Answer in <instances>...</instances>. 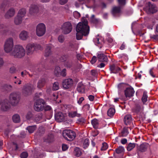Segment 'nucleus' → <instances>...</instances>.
<instances>
[{
	"mask_svg": "<svg viewBox=\"0 0 158 158\" xmlns=\"http://www.w3.org/2000/svg\"><path fill=\"white\" fill-rule=\"evenodd\" d=\"M121 12V8L120 6L114 7L112 9V13L115 16L118 15Z\"/></svg>",
	"mask_w": 158,
	"mask_h": 158,
	"instance_id": "obj_20",
	"label": "nucleus"
},
{
	"mask_svg": "<svg viewBox=\"0 0 158 158\" xmlns=\"http://www.w3.org/2000/svg\"><path fill=\"white\" fill-rule=\"evenodd\" d=\"M12 119L13 122L15 123H19L20 120V116L18 114L14 115L12 117Z\"/></svg>",
	"mask_w": 158,
	"mask_h": 158,
	"instance_id": "obj_33",
	"label": "nucleus"
},
{
	"mask_svg": "<svg viewBox=\"0 0 158 158\" xmlns=\"http://www.w3.org/2000/svg\"><path fill=\"white\" fill-rule=\"evenodd\" d=\"M102 145V147L101 148V150L104 151L107 149L108 148V146L107 143H103Z\"/></svg>",
	"mask_w": 158,
	"mask_h": 158,
	"instance_id": "obj_44",
	"label": "nucleus"
},
{
	"mask_svg": "<svg viewBox=\"0 0 158 158\" xmlns=\"http://www.w3.org/2000/svg\"><path fill=\"white\" fill-rule=\"evenodd\" d=\"M19 37L22 40H26L29 37V33L26 31L23 30L19 33Z\"/></svg>",
	"mask_w": 158,
	"mask_h": 158,
	"instance_id": "obj_17",
	"label": "nucleus"
},
{
	"mask_svg": "<svg viewBox=\"0 0 158 158\" xmlns=\"http://www.w3.org/2000/svg\"><path fill=\"white\" fill-rule=\"evenodd\" d=\"M105 66V64L104 63H101L97 66V67L100 68H102L104 67Z\"/></svg>",
	"mask_w": 158,
	"mask_h": 158,
	"instance_id": "obj_63",
	"label": "nucleus"
},
{
	"mask_svg": "<svg viewBox=\"0 0 158 158\" xmlns=\"http://www.w3.org/2000/svg\"><path fill=\"white\" fill-rule=\"evenodd\" d=\"M26 49L28 55L32 54L35 50V44L34 43L28 44L26 46Z\"/></svg>",
	"mask_w": 158,
	"mask_h": 158,
	"instance_id": "obj_14",
	"label": "nucleus"
},
{
	"mask_svg": "<svg viewBox=\"0 0 158 158\" xmlns=\"http://www.w3.org/2000/svg\"><path fill=\"white\" fill-rule=\"evenodd\" d=\"M13 80L14 81V83L15 84L20 85L21 84L22 81L19 78H17V77L16 76H15L14 77Z\"/></svg>",
	"mask_w": 158,
	"mask_h": 158,
	"instance_id": "obj_41",
	"label": "nucleus"
},
{
	"mask_svg": "<svg viewBox=\"0 0 158 158\" xmlns=\"http://www.w3.org/2000/svg\"><path fill=\"white\" fill-rule=\"evenodd\" d=\"M44 104L45 102L43 99H39L37 100L34 103V109L37 111H41L44 108Z\"/></svg>",
	"mask_w": 158,
	"mask_h": 158,
	"instance_id": "obj_7",
	"label": "nucleus"
},
{
	"mask_svg": "<svg viewBox=\"0 0 158 158\" xmlns=\"http://www.w3.org/2000/svg\"><path fill=\"white\" fill-rule=\"evenodd\" d=\"M38 10V7L37 6L35 5H32L30 8L29 12L31 14H32L36 12Z\"/></svg>",
	"mask_w": 158,
	"mask_h": 158,
	"instance_id": "obj_29",
	"label": "nucleus"
},
{
	"mask_svg": "<svg viewBox=\"0 0 158 158\" xmlns=\"http://www.w3.org/2000/svg\"><path fill=\"white\" fill-rule=\"evenodd\" d=\"M60 67L57 66L56 67L55 73L56 76L59 75V73H60Z\"/></svg>",
	"mask_w": 158,
	"mask_h": 158,
	"instance_id": "obj_45",
	"label": "nucleus"
},
{
	"mask_svg": "<svg viewBox=\"0 0 158 158\" xmlns=\"http://www.w3.org/2000/svg\"><path fill=\"white\" fill-rule=\"evenodd\" d=\"M144 10L147 13L149 14L156 12L157 11V9L155 5L152 4L150 2H148L144 8Z\"/></svg>",
	"mask_w": 158,
	"mask_h": 158,
	"instance_id": "obj_8",
	"label": "nucleus"
},
{
	"mask_svg": "<svg viewBox=\"0 0 158 158\" xmlns=\"http://www.w3.org/2000/svg\"><path fill=\"white\" fill-rule=\"evenodd\" d=\"M118 1L120 5H124L125 4V0H118Z\"/></svg>",
	"mask_w": 158,
	"mask_h": 158,
	"instance_id": "obj_60",
	"label": "nucleus"
},
{
	"mask_svg": "<svg viewBox=\"0 0 158 158\" xmlns=\"http://www.w3.org/2000/svg\"><path fill=\"white\" fill-rule=\"evenodd\" d=\"M35 50H36L41 49V46L38 44H35Z\"/></svg>",
	"mask_w": 158,
	"mask_h": 158,
	"instance_id": "obj_62",
	"label": "nucleus"
},
{
	"mask_svg": "<svg viewBox=\"0 0 158 158\" xmlns=\"http://www.w3.org/2000/svg\"><path fill=\"white\" fill-rule=\"evenodd\" d=\"M42 117V115L41 114H39L35 116V121L36 123H40Z\"/></svg>",
	"mask_w": 158,
	"mask_h": 158,
	"instance_id": "obj_34",
	"label": "nucleus"
},
{
	"mask_svg": "<svg viewBox=\"0 0 158 158\" xmlns=\"http://www.w3.org/2000/svg\"><path fill=\"white\" fill-rule=\"evenodd\" d=\"M63 135L65 139L69 141L73 140L76 137L75 133L74 131L68 130L63 131Z\"/></svg>",
	"mask_w": 158,
	"mask_h": 158,
	"instance_id": "obj_6",
	"label": "nucleus"
},
{
	"mask_svg": "<svg viewBox=\"0 0 158 158\" xmlns=\"http://www.w3.org/2000/svg\"><path fill=\"white\" fill-rule=\"evenodd\" d=\"M25 50L22 46L16 45L11 51L10 55L15 58H21L25 56Z\"/></svg>",
	"mask_w": 158,
	"mask_h": 158,
	"instance_id": "obj_2",
	"label": "nucleus"
},
{
	"mask_svg": "<svg viewBox=\"0 0 158 158\" xmlns=\"http://www.w3.org/2000/svg\"><path fill=\"white\" fill-rule=\"evenodd\" d=\"M75 155L77 157H79L81 155V152L80 149L78 148H75L74 151Z\"/></svg>",
	"mask_w": 158,
	"mask_h": 158,
	"instance_id": "obj_36",
	"label": "nucleus"
},
{
	"mask_svg": "<svg viewBox=\"0 0 158 158\" xmlns=\"http://www.w3.org/2000/svg\"><path fill=\"white\" fill-rule=\"evenodd\" d=\"M62 149L63 151H65L68 148V146L67 145L63 144L62 145Z\"/></svg>",
	"mask_w": 158,
	"mask_h": 158,
	"instance_id": "obj_57",
	"label": "nucleus"
},
{
	"mask_svg": "<svg viewBox=\"0 0 158 158\" xmlns=\"http://www.w3.org/2000/svg\"><path fill=\"white\" fill-rule=\"evenodd\" d=\"M15 11L13 8L9 9L5 15V17L6 19H9L13 16L15 15Z\"/></svg>",
	"mask_w": 158,
	"mask_h": 158,
	"instance_id": "obj_15",
	"label": "nucleus"
},
{
	"mask_svg": "<svg viewBox=\"0 0 158 158\" xmlns=\"http://www.w3.org/2000/svg\"><path fill=\"white\" fill-rule=\"evenodd\" d=\"M99 122L98 120L94 119L91 121V123L94 128L97 129L98 128Z\"/></svg>",
	"mask_w": 158,
	"mask_h": 158,
	"instance_id": "obj_30",
	"label": "nucleus"
},
{
	"mask_svg": "<svg viewBox=\"0 0 158 158\" xmlns=\"http://www.w3.org/2000/svg\"><path fill=\"white\" fill-rule=\"evenodd\" d=\"M91 21L94 24H97L100 22V20L99 19L94 18Z\"/></svg>",
	"mask_w": 158,
	"mask_h": 158,
	"instance_id": "obj_55",
	"label": "nucleus"
},
{
	"mask_svg": "<svg viewBox=\"0 0 158 158\" xmlns=\"http://www.w3.org/2000/svg\"><path fill=\"white\" fill-rule=\"evenodd\" d=\"M148 95H147V93L146 91H144L143 95L142 98V100L144 104L147 101Z\"/></svg>",
	"mask_w": 158,
	"mask_h": 158,
	"instance_id": "obj_39",
	"label": "nucleus"
},
{
	"mask_svg": "<svg viewBox=\"0 0 158 158\" xmlns=\"http://www.w3.org/2000/svg\"><path fill=\"white\" fill-rule=\"evenodd\" d=\"M37 35L39 36H41L44 35L46 31V27L43 23H40L38 24L36 30Z\"/></svg>",
	"mask_w": 158,
	"mask_h": 158,
	"instance_id": "obj_10",
	"label": "nucleus"
},
{
	"mask_svg": "<svg viewBox=\"0 0 158 158\" xmlns=\"http://www.w3.org/2000/svg\"><path fill=\"white\" fill-rule=\"evenodd\" d=\"M16 69L14 66L11 67L10 69V72L11 73H15Z\"/></svg>",
	"mask_w": 158,
	"mask_h": 158,
	"instance_id": "obj_54",
	"label": "nucleus"
},
{
	"mask_svg": "<svg viewBox=\"0 0 158 158\" xmlns=\"http://www.w3.org/2000/svg\"><path fill=\"white\" fill-rule=\"evenodd\" d=\"M61 29L62 32L64 34H68L72 30V24L69 22H65L62 25Z\"/></svg>",
	"mask_w": 158,
	"mask_h": 158,
	"instance_id": "obj_9",
	"label": "nucleus"
},
{
	"mask_svg": "<svg viewBox=\"0 0 158 158\" xmlns=\"http://www.w3.org/2000/svg\"><path fill=\"white\" fill-rule=\"evenodd\" d=\"M68 2V0H60V3L61 5H64Z\"/></svg>",
	"mask_w": 158,
	"mask_h": 158,
	"instance_id": "obj_61",
	"label": "nucleus"
},
{
	"mask_svg": "<svg viewBox=\"0 0 158 158\" xmlns=\"http://www.w3.org/2000/svg\"><path fill=\"white\" fill-rule=\"evenodd\" d=\"M52 47V45L50 44L46 45L44 55L46 57L51 56L52 54L51 49Z\"/></svg>",
	"mask_w": 158,
	"mask_h": 158,
	"instance_id": "obj_16",
	"label": "nucleus"
},
{
	"mask_svg": "<svg viewBox=\"0 0 158 158\" xmlns=\"http://www.w3.org/2000/svg\"><path fill=\"white\" fill-rule=\"evenodd\" d=\"M73 84V80L70 78H68L64 80L62 82V86L65 89H69L71 88Z\"/></svg>",
	"mask_w": 158,
	"mask_h": 158,
	"instance_id": "obj_11",
	"label": "nucleus"
},
{
	"mask_svg": "<svg viewBox=\"0 0 158 158\" xmlns=\"http://www.w3.org/2000/svg\"><path fill=\"white\" fill-rule=\"evenodd\" d=\"M93 41L95 45H97L100 44V42L99 41V39L98 38L96 37L94 38Z\"/></svg>",
	"mask_w": 158,
	"mask_h": 158,
	"instance_id": "obj_50",
	"label": "nucleus"
},
{
	"mask_svg": "<svg viewBox=\"0 0 158 158\" xmlns=\"http://www.w3.org/2000/svg\"><path fill=\"white\" fill-rule=\"evenodd\" d=\"M28 156V153L26 152H22L20 155V156L21 158H26Z\"/></svg>",
	"mask_w": 158,
	"mask_h": 158,
	"instance_id": "obj_49",
	"label": "nucleus"
},
{
	"mask_svg": "<svg viewBox=\"0 0 158 158\" xmlns=\"http://www.w3.org/2000/svg\"><path fill=\"white\" fill-rule=\"evenodd\" d=\"M144 107L143 105H138L133 109V112L141 116L144 115Z\"/></svg>",
	"mask_w": 158,
	"mask_h": 158,
	"instance_id": "obj_12",
	"label": "nucleus"
},
{
	"mask_svg": "<svg viewBox=\"0 0 158 158\" xmlns=\"http://www.w3.org/2000/svg\"><path fill=\"white\" fill-rule=\"evenodd\" d=\"M135 147V143H130L127 147V149L130 151L131 150Z\"/></svg>",
	"mask_w": 158,
	"mask_h": 158,
	"instance_id": "obj_40",
	"label": "nucleus"
},
{
	"mask_svg": "<svg viewBox=\"0 0 158 158\" xmlns=\"http://www.w3.org/2000/svg\"><path fill=\"white\" fill-rule=\"evenodd\" d=\"M66 70L65 69H64L62 71H60V73H59V74L61 76L64 77L66 75Z\"/></svg>",
	"mask_w": 158,
	"mask_h": 158,
	"instance_id": "obj_51",
	"label": "nucleus"
},
{
	"mask_svg": "<svg viewBox=\"0 0 158 158\" xmlns=\"http://www.w3.org/2000/svg\"><path fill=\"white\" fill-rule=\"evenodd\" d=\"M128 129V128L124 127L121 132V135L123 137H125L127 136L129 133Z\"/></svg>",
	"mask_w": 158,
	"mask_h": 158,
	"instance_id": "obj_27",
	"label": "nucleus"
},
{
	"mask_svg": "<svg viewBox=\"0 0 158 158\" xmlns=\"http://www.w3.org/2000/svg\"><path fill=\"white\" fill-rule=\"evenodd\" d=\"M36 127L35 126H29L27 127L26 129L29 132L31 133L36 129Z\"/></svg>",
	"mask_w": 158,
	"mask_h": 158,
	"instance_id": "obj_37",
	"label": "nucleus"
},
{
	"mask_svg": "<svg viewBox=\"0 0 158 158\" xmlns=\"http://www.w3.org/2000/svg\"><path fill=\"white\" fill-rule=\"evenodd\" d=\"M134 93L133 89L131 87L127 88L125 91V94L127 97L132 96Z\"/></svg>",
	"mask_w": 158,
	"mask_h": 158,
	"instance_id": "obj_18",
	"label": "nucleus"
},
{
	"mask_svg": "<svg viewBox=\"0 0 158 158\" xmlns=\"http://www.w3.org/2000/svg\"><path fill=\"white\" fill-rule=\"evenodd\" d=\"M124 148L122 146H119L115 149V152L117 154L122 153L124 152Z\"/></svg>",
	"mask_w": 158,
	"mask_h": 158,
	"instance_id": "obj_38",
	"label": "nucleus"
},
{
	"mask_svg": "<svg viewBox=\"0 0 158 158\" xmlns=\"http://www.w3.org/2000/svg\"><path fill=\"white\" fill-rule=\"evenodd\" d=\"M45 141L48 143H50L52 141L53 138L52 136L51 135V136H48V137H47V139H46Z\"/></svg>",
	"mask_w": 158,
	"mask_h": 158,
	"instance_id": "obj_52",
	"label": "nucleus"
},
{
	"mask_svg": "<svg viewBox=\"0 0 158 158\" xmlns=\"http://www.w3.org/2000/svg\"><path fill=\"white\" fill-rule=\"evenodd\" d=\"M32 116V114L31 112H28L26 115V118L27 119H30Z\"/></svg>",
	"mask_w": 158,
	"mask_h": 158,
	"instance_id": "obj_53",
	"label": "nucleus"
},
{
	"mask_svg": "<svg viewBox=\"0 0 158 158\" xmlns=\"http://www.w3.org/2000/svg\"><path fill=\"white\" fill-rule=\"evenodd\" d=\"M73 15L76 19H78L80 16V14L77 11H75L73 12Z\"/></svg>",
	"mask_w": 158,
	"mask_h": 158,
	"instance_id": "obj_48",
	"label": "nucleus"
},
{
	"mask_svg": "<svg viewBox=\"0 0 158 158\" xmlns=\"http://www.w3.org/2000/svg\"><path fill=\"white\" fill-rule=\"evenodd\" d=\"M149 73L150 75L153 77H155V76L153 74V69H150L149 71Z\"/></svg>",
	"mask_w": 158,
	"mask_h": 158,
	"instance_id": "obj_58",
	"label": "nucleus"
},
{
	"mask_svg": "<svg viewBox=\"0 0 158 158\" xmlns=\"http://www.w3.org/2000/svg\"><path fill=\"white\" fill-rule=\"evenodd\" d=\"M97 60V57L95 56L93 57L91 60V63L92 64H94L95 63Z\"/></svg>",
	"mask_w": 158,
	"mask_h": 158,
	"instance_id": "obj_56",
	"label": "nucleus"
},
{
	"mask_svg": "<svg viewBox=\"0 0 158 158\" xmlns=\"http://www.w3.org/2000/svg\"><path fill=\"white\" fill-rule=\"evenodd\" d=\"M14 47L13 39L12 38H9L7 39L5 42L4 49L5 51L7 53H11L13 50Z\"/></svg>",
	"mask_w": 158,
	"mask_h": 158,
	"instance_id": "obj_3",
	"label": "nucleus"
},
{
	"mask_svg": "<svg viewBox=\"0 0 158 158\" xmlns=\"http://www.w3.org/2000/svg\"><path fill=\"white\" fill-rule=\"evenodd\" d=\"M46 81V79L45 78H41L40 79L37 83V87L39 89H40L43 87Z\"/></svg>",
	"mask_w": 158,
	"mask_h": 158,
	"instance_id": "obj_23",
	"label": "nucleus"
},
{
	"mask_svg": "<svg viewBox=\"0 0 158 158\" xmlns=\"http://www.w3.org/2000/svg\"><path fill=\"white\" fill-rule=\"evenodd\" d=\"M0 106L1 110L4 111H7L10 107V105L7 99L0 100Z\"/></svg>",
	"mask_w": 158,
	"mask_h": 158,
	"instance_id": "obj_13",
	"label": "nucleus"
},
{
	"mask_svg": "<svg viewBox=\"0 0 158 158\" xmlns=\"http://www.w3.org/2000/svg\"><path fill=\"white\" fill-rule=\"evenodd\" d=\"M148 144L146 143H142L140 146L139 150L141 152H144L146 151L148 147Z\"/></svg>",
	"mask_w": 158,
	"mask_h": 158,
	"instance_id": "obj_28",
	"label": "nucleus"
},
{
	"mask_svg": "<svg viewBox=\"0 0 158 158\" xmlns=\"http://www.w3.org/2000/svg\"><path fill=\"white\" fill-rule=\"evenodd\" d=\"M97 54L98 60L99 61L102 62L107 61L108 58L106 56L100 52H98Z\"/></svg>",
	"mask_w": 158,
	"mask_h": 158,
	"instance_id": "obj_21",
	"label": "nucleus"
},
{
	"mask_svg": "<svg viewBox=\"0 0 158 158\" xmlns=\"http://www.w3.org/2000/svg\"><path fill=\"white\" fill-rule=\"evenodd\" d=\"M110 69L111 73H116L121 70V69L120 68L116 66L114 64L110 65Z\"/></svg>",
	"mask_w": 158,
	"mask_h": 158,
	"instance_id": "obj_22",
	"label": "nucleus"
},
{
	"mask_svg": "<svg viewBox=\"0 0 158 158\" xmlns=\"http://www.w3.org/2000/svg\"><path fill=\"white\" fill-rule=\"evenodd\" d=\"M72 62L70 61H67L65 62L64 65L68 68H70L72 65Z\"/></svg>",
	"mask_w": 158,
	"mask_h": 158,
	"instance_id": "obj_46",
	"label": "nucleus"
},
{
	"mask_svg": "<svg viewBox=\"0 0 158 158\" xmlns=\"http://www.w3.org/2000/svg\"><path fill=\"white\" fill-rule=\"evenodd\" d=\"M89 139H86L84 141L83 147L84 148H86L89 145Z\"/></svg>",
	"mask_w": 158,
	"mask_h": 158,
	"instance_id": "obj_42",
	"label": "nucleus"
},
{
	"mask_svg": "<svg viewBox=\"0 0 158 158\" xmlns=\"http://www.w3.org/2000/svg\"><path fill=\"white\" fill-rule=\"evenodd\" d=\"M84 99L83 97H81L77 101V103L78 104H80L84 100Z\"/></svg>",
	"mask_w": 158,
	"mask_h": 158,
	"instance_id": "obj_59",
	"label": "nucleus"
},
{
	"mask_svg": "<svg viewBox=\"0 0 158 158\" xmlns=\"http://www.w3.org/2000/svg\"><path fill=\"white\" fill-rule=\"evenodd\" d=\"M26 12V11L25 9H22L19 11L17 15L23 19L25 15Z\"/></svg>",
	"mask_w": 158,
	"mask_h": 158,
	"instance_id": "obj_31",
	"label": "nucleus"
},
{
	"mask_svg": "<svg viewBox=\"0 0 158 158\" xmlns=\"http://www.w3.org/2000/svg\"><path fill=\"white\" fill-rule=\"evenodd\" d=\"M35 88V87L33 85L27 84L23 86L22 88V91L24 95L27 96L30 95Z\"/></svg>",
	"mask_w": 158,
	"mask_h": 158,
	"instance_id": "obj_4",
	"label": "nucleus"
},
{
	"mask_svg": "<svg viewBox=\"0 0 158 158\" xmlns=\"http://www.w3.org/2000/svg\"><path fill=\"white\" fill-rule=\"evenodd\" d=\"M9 99L10 103L13 106H15L18 103L20 98L19 94L16 92H12L9 95Z\"/></svg>",
	"mask_w": 158,
	"mask_h": 158,
	"instance_id": "obj_5",
	"label": "nucleus"
},
{
	"mask_svg": "<svg viewBox=\"0 0 158 158\" xmlns=\"http://www.w3.org/2000/svg\"><path fill=\"white\" fill-rule=\"evenodd\" d=\"M55 119L59 122H61L64 119L65 116L62 112H59L55 115Z\"/></svg>",
	"mask_w": 158,
	"mask_h": 158,
	"instance_id": "obj_19",
	"label": "nucleus"
},
{
	"mask_svg": "<svg viewBox=\"0 0 158 158\" xmlns=\"http://www.w3.org/2000/svg\"><path fill=\"white\" fill-rule=\"evenodd\" d=\"M69 116L70 117L73 118L75 116L77 117H80L81 114H77L76 111H72L69 113Z\"/></svg>",
	"mask_w": 158,
	"mask_h": 158,
	"instance_id": "obj_32",
	"label": "nucleus"
},
{
	"mask_svg": "<svg viewBox=\"0 0 158 158\" xmlns=\"http://www.w3.org/2000/svg\"><path fill=\"white\" fill-rule=\"evenodd\" d=\"M87 24V19L85 17L82 18L81 22L76 27V38L77 40L81 39L83 35L85 36L89 34V27Z\"/></svg>",
	"mask_w": 158,
	"mask_h": 158,
	"instance_id": "obj_1",
	"label": "nucleus"
},
{
	"mask_svg": "<svg viewBox=\"0 0 158 158\" xmlns=\"http://www.w3.org/2000/svg\"><path fill=\"white\" fill-rule=\"evenodd\" d=\"M127 142V140L126 139H123L121 140V143L123 144H126Z\"/></svg>",
	"mask_w": 158,
	"mask_h": 158,
	"instance_id": "obj_64",
	"label": "nucleus"
},
{
	"mask_svg": "<svg viewBox=\"0 0 158 158\" xmlns=\"http://www.w3.org/2000/svg\"><path fill=\"white\" fill-rule=\"evenodd\" d=\"M115 112V110L114 108H110L107 111V114L109 116H112L114 115Z\"/></svg>",
	"mask_w": 158,
	"mask_h": 158,
	"instance_id": "obj_35",
	"label": "nucleus"
},
{
	"mask_svg": "<svg viewBox=\"0 0 158 158\" xmlns=\"http://www.w3.org/2000/svg\"><path fill=\"white\" fill-rule=\"evenodd\" d=\"M59 89V84L56 82L54 83L53 85V89L54 90H57Z\"/></svg>",
	"mask_w": 158,
	"mask_h": 158,
	"instance_id": "obj_43",
	"label": "nucleus"
},
{
	"mask_svg": "<svg viewBox=\"0 0 158 158\" xmlns=\"http://www.w3.org/2000/svg\"><path fill=\"white\" fill-rule=\"evenodd\" d=\"M124 123L126 125L130 124L132 122V118L130 114L126 115L124 118Z\"/></svg>",
	"mask_w": 158,
	"mask_h": 158,
	"instance_id": "obj_25",
	"label": "nucleus"
},
{
	"mask_svg": "<svg viewBox=\"0 0 158 158\" xmlns=\"http://www.w3.org/2000/svg\"><path fill=\"white\" fill-rule=\"evenodd\" d=\"M85 86L81 83H79L77 86V89L78 92L80 93L85 92Z\"/></svg>",
	"mask_w": 158,
	"mask_h": 158,
	"instance_id": "obj_26",
	"label": "nucleus"
},
{
	"mask_svg": "<svg viewBox=\"0 0 158 158\" xmlns=\"http://www.w3.org/2000/svg\"><path fill=\"white\" fill-rule=\"evenodd\" d=\"M64 40V37L62 35H59L58 37V40L60 43H63Z\"/></svg>",
	"mask_w": 158,
	"mask_h": 158,
	"instance_id": "obj_47",
	"label": "nucleus"
},
{
	"mask_svg": "<svg viewBox=\"0 0 158 158\" xmlns=\"http://www.w3.org/2000/svg\"><path fill=\"white\" fill-rule=\"evenodd\" d=\"M23 19L17 15L14 18V22L16 25L21 24L22 22Z\"/></svg>",
	"mask_w": 158,
	"mask_h": 158,
	"instance_id": "obj_24",
	"label": "nucleus"
}]
</instances>
